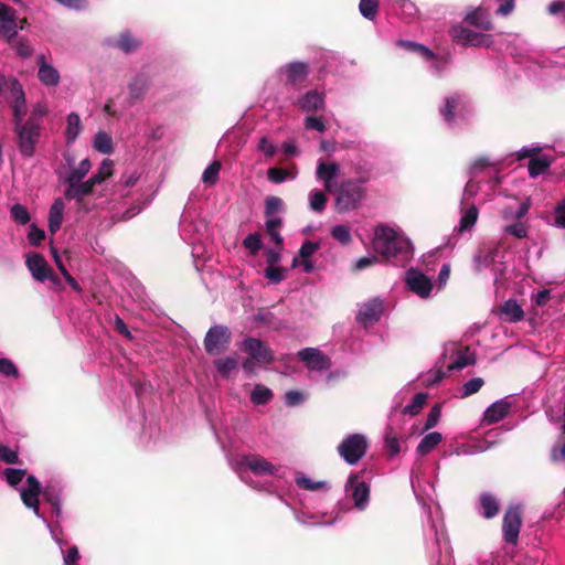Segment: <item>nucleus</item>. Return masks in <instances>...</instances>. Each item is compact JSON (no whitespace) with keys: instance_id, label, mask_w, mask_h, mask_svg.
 Listing matches in <instances>:
<instances>
[{"instance_id":"1","label":"nucleus","mask_w":565,"mask_h":565,"mask_svg":"<svg viewBox=\"0 0 565 565\" xmlns=\"http://www.w3.org/2000/svg\"><path fill=\"white\" fill-rule=\"evenodd\" d=\"M372 245L374 250L385 260H393L398 257L404 260L409 255L408 241L399 236L393 228L383 224L375 228Z\"/></svg>"},{"instance_id":"2","label":"nucleus","mask_w":565,"mask_h":565,"mask_svg":"<svg viewBox=\"0 0 565 565\" xmlns=\"http://www.w3.org/2000/svg\"><path fill=\"white\" fill-rule=\"evenodd\" d=\"M367 181L369 177L347 179L332 189L335 212L343 214L358 210L366 195V189L363 186V183Z\"/></svg>"},{"instance_id":"3","label":"nucleus","mask_w":565,"mask_h":565,"mask_svg":"<svg viewBox=\"0 0 565 565\" xmlns=\"http://www.w3.org/2000/svg\"><path fill=\"white\" fill-rule=\"evenodd\" d=\"M41 126L25 121L23 125L14 126L15 142L20 153L31 158L35 153L36 145L41 137Z\"/></svg>"},{"instance_id":"4","label":"nucleus","mask_w":565,"mask_h":565,"mask_svg":"<svg viewBox=\"0 0 565 565\" xmlns=\"http://www.w3.org/2000/svg\"><path fill=\"white\" fill-rule=\"evenodd\" d=\"M367 439L362 434H351L338 445V452L349 465L358 463L366 454Z\"/></svg>"},{"instance_id":"5","label":"nucleus","mask_w":565,"mask_h":565,"mask_svg":"<svg viewBox=\"0 0 565 565\" xmlns=\"http://www.w3.org/2000/svg\"><path fill=\"white\" fill-rule=\"evenodd\" d=\"M523 524L522 505L510 504L503 515L502 534L507 544L515 546Z\"/></svg>"},{"instance_id":"6","label":"nucleus","mask_w":565,"mask_h":565,"mask_svg":"<svg viewBox=\"0 0 565 565\" xmlns=\"http://www.w3.org/2000/svg\"><path fill=\"white\" fill-rule=\"evenodd\" d=\"M8 100L12 109L13 127L25 124L26 119H24V117L28 113L25 93L22 88V85L18 82L17 78L13 77L10 79Z\"/></svg>"},{"instance_id":"7","label":"nucleus","mask_w":565,"mask_h":565,"mask_svg":"<svg viewBox=\"0 0 565 565\" xmlns=\"http://www.w3.org/2000/svg\"><path fill=\"white\" fill-rule=\"evenodd\" d=\"M231 339L232 333L226 326L215 324L205 334L204 349L210 355L220 354L227 349Z\"/></svg>"},{"instance_id":"8","label":"nucleus","mask_w":565,"mask_h":565,"mask_svg":"<svg viewBox=\"0 0 565 565\" xmlns=\"http://www.w3.org/2000/svg\"><path fill=\"white\" fill-rule=\"evenodd\" d=\"M450 35L456 42L462 45L482 47H491L493 45L491 34L476 32L460 24L454 25L450 29Z\"/></svg>"},{"instance_id":"9","label":"nucleus","mask_w":565,"mask_h":565,"mask_svg":"<svg viewBox=\"0 0 565 565\" xmlns=\"http://www.w3.org/2000/svg\"><path fill=\"white\" fill-rule=\"evenodd\" d=\"M242 349L255 362H257L259 364H270L275 359L274 352L267 345V343L257 338H252V337L245 338L242 343Z\"/></svg>"},{"instance_id":"10","label":"nucleus","mask_w":565,"mask_h":565,"mask_svg":"<svg viewBox=\"0 0 565 565\" xmlns=\"http://www.w3.org/2000/svg\"><path fill=\"white\" fill-rule=\"evenodd\" d=\"M142 42L130 30H124L116 36H107L103 40V45L110 49H117L125 54H130L140 49Z\"/></svg>"},{"instance_id":"11","label":"nucleus","mask_w":565,"mask_h":565,"mask_svg":"<svg viewBox=\"0 0 565 565\" xmlns=\"http://www.w3.org/2000/svg\"><path fill=\"white\" fill-rule=\"evenodd\" d=\"M360 473H351L345 483V490L351 491V497L354 501L355 508L364 510L370 499V484L365 481H360Z\"/></svg>"},{"instance_id":"12","label":"nucleus","mask_w":565,"mask_h":565,"mask_svg":"<svg viewBox=\"0 0 565 565\" xmlns=\"http://www.w3.org/2000/svg\"><path fill=\"white\" fill-rule=\"evenodd\" d=\"M18 34L15 11L0 1V38L11 42Z\"/></svg>"},{"instance_id":"13","label":"nucleus","mask_w":565,"mask_h":565,"mask_svg":"<svg viewBox=\"0 0 565 565\" xmlns=\"http://www.w3.org/2000/svg\"><path fill=\"white\" fill-rule=\"evenodd\" d=\"M406 285L411 291L422 298H427L433 289L431 280L422 271L409 268L406 271Z\"/></svg>"},{"instance_id":"14","label":"nucleus","mask_w":565,"mask_h":565,"mask_svg":"<svg viewBox=\"0 0 565 565\" xmlns=\"http://www.w3.org/2000/svg\"><path fill=\"white\" fill-rule=\"evenodd\" d=\"M509 51L512 55L524 57L527 61L534 62L539 67L544 68L548 67L543 62H540L539 53L534 51L530 44L520 35H512V40L510 41Z\"/></svg>"},{"instance_id":"15","label":"nucleus","mask_w":565,"mask_h":565,"mask_svg":"<svg viewBox=\"0 0 565 565\" xmlns=\"http://www.w3.org/2000/svg\"><path fill=\"white\" fill-rule=\"evenodd\" d=\"M28 488L21 491V499L24 505L29 509H32L33 512L39 515L40 511V501L39 495L42 492V487L39 480L33 476H29L26 478Z\"/></svg>"},{"instance_id":"16","label":"nucleus","mask_w":565,"mask_h":565,"mask_svg":"<svg viewBox=\"0 0 565 565\" xmlns=\"http://www.w3.org/2000/svg\"><path fill=\"white\" fill-rule=\"evenodd\" d=\"M298 356L311 370L323 371L330 369L331 366L330 359L318 349H302L298 352Z\"/></svg>"},{"instance_id":"17","label":"nucleus","mask_w":565,"mask_h":565,"mask_svg":"<svg viewBox=\"0 0 565 565\" xmlns=\"http://www.w3.org/2000/svg\"><path fill=\"white\" fill-rule=\"evenodd\" d=\"M383 312V306L382 302L377 299L370 300L369 302L364 303L358 316L356 320L358 322L362 323L363 326L373 324L374 322L379 321Z\"/></svg>"},{"instance_id":"18","label":"nucleus","mask_w":565,"mask_h":565,"mask_svg":"<svg viewBox=\"0 0 565 565\" xmlns=\"http://www.w3.org/2000/svg\"><path fill=\"white\" fill-rule=\"evenodd\" d=\"M28 269L32 277L38 281H45V276L51 273V267L46 259L38 253H31L26 258Z\"/></svg>"},{"instance_id":"19","label":"nucleus","mask_w":565,"mask_h":565,"mask_svg":"<svg viewBox=\"0 0 565 565\" xmlns=\"http://www.w3.org/2000/svg\"><path fill=\"white\" fill-rule=\"evenodd\" d=\"M297 106L305 113H316L326 106L324 94L318 90H309L297 102Z\"/></svg>"},{"instance_id":"20","label":"nucleus","mask_w":565,"mask_h":565,"mask_svg":"<svg viewBox=\"0 0 565 565\" xmlns=\"http://www.w3.org/2000/svg\"><path fill=\"white\" fill-rule=\"evenodd\" d=\"M340 171V164L335 161L324 162L320 161L318 163L316 174L319 180H321L324 184V189L328 192H331L333 189V180L338 177Z\"/></svg>"},{"instance_id":"21","label":"nucleus","mask_w":565,"mask_h":565,"mask_svg":"<svg viewBox=\"0 0 565 565\" xmlns=\"http://www.w3.org/2000/svg\"><path fill=\"white\" fill-rule=\"evenodd\" d=\"M497 313L503 321L507 322H519L524 319V310L518 303L515 299H508L501 306L498 307Z\"/></svg>"},{"instance_id":"22","label":"nucleus","mask_w":565,"mask_h":565,"mask_svg":"<svg viewBox=\"0 0 565 565\" xmlns=\"http://www.w3.org/2000/svg\"><path fill=\"white\" fill-rule=\"evenodd\" d=\"M67 188L64 196L67 200H76L78 204L82 203L86 195H89L94 190V184L89 180L85 182H66Z\"/></svg>"},{"instance_id":"23","label":"nucleus","mask_w":565,"mask_h":565,"mask_svg":"<svg viewBox=\"0 0 565 565\" xmlns=\"http://www.w3.org/2000/svg\"><path fill=\"white\" fill-rule=\"evenodd\" d=\"M510 403L505 401H498L490 405L484 414L483 422L491 425L502 420L510 412Z\"/></svg>"},{"instance_id":"24","label":"nucleus","mask_w":565,"mask_h":565,"mask_svg":"<svg viewBox=\"0 0 565 565\" xmlns=\"http://www.w3.org/2000/svg\"><path fill=\"white\" fill-rule=\"evenodd\" d=\"M243 465L255 475H274L276 471L275 467L269 461L259 456L245 457Z\"/></svg>"},{"instance_id":"25","label":"nucleus","mask_w":565,"mask_h":565,"mask_svg":"<svg viewBox=\"0 0 565 565\" xmlns=\"http://www.w3.org/2000/svg\"><path fill=\"white\" fill-rule=\"evenodd\" d=\"M479 504L482 509V516L484 519H493L500 511V503L494 494L490 492H482L479 497Z\"/></svg>"},{"instance_id":"26","label":"nucleus","mask_w":565,"mask_h":565,"mask_svg":"<svg viewBox=\"0 0 565 565\" xmlns=\"http://www.w3.org/2000/svg\"><path fill=\"white\" fill-rule=\"evenodd\" d=\"M65 204L62 199H55L49 211V230L55 234L62 225Z\"/></svg>"},{"instance_id":"27","label":"nucleus","mask_w":565,"mask_h":565,"mask_svg":"<svg viewBox=\"0 0 565 565\" xmlns=\"http://www.w3.org/2000/svg\"><path fill=\"white\" fill-rule=\"evenodd\" d=\"M395 46L402 50H405L407 52L414 53L427 61L431 60L434 57L433 52L425 45L409 41V40H396L394 42Z\"/></svg>"},{"instance_id":"28","label":"nucleus","mask_w":565,"mask_h":565,"mask_svg":"<svg viewBox=\"0 0 565 565\" xmlns=\"http://www.w3.org/2000/svg\"><path fill=\"white\" fill-rule=\"evenodd\" d=\"M465 107L466 105L462 97L460 95H454L446 98L445 106L440 109V113L447 122H452L455 119L456 110H462Z\"/></svg>"},{"instance_id":"29","label":"nucleus","mask_w":565,"mask_h":565,"mask_svg":"<svg viewBox=\"0 0 565 565\" xmlns=\"http://www.w3.org/2000/svg\"><path fill=\"white\" fill-rule=\"evenodd\" d=\"M465 21L484 31L492 30L493 28L488 14L480 8L468 12L465 17Z\"/></svg>"},{"instance_id":"30","label":"nucleus","mask_w":565,"mask_h":565,"mask_svg":"<svg viewBox=\"0 0 565 565\" xmlns=\"http://www.w3.org/2000/svg\"><path fill=\"white\" fill-rule=\"evenodd\" d=\"M65 138L67 143H73L83 130V125L78 114L71 113L66 118Z\"/></svg>"},{"instance_id":"31","label":"nucleus","mask_w":565,"mask_h":565,"mask_svg":"<svg viewBox=\"0 0 565 565\" xmlns=\"http://www.w3.org/2000/svg\"><path fill=\"white\" fill-rule=\"evenodd\" d=\"M443 440V435L438 431H433L424 436L418 444L416 451L420 456L428 455L437 445Z\"/></svg>"},{"instance_id":"32","label":"nucleus","mask_w":565,"mask_h":565,"mask_svg":"<svg viewBox=\"0 0 565 565\" xmlns=\"http://www.w3.org/2000/svg\"><path fill=\"white\" fill-rule=\"evenodd\" d=\"M476 362V353L470 352L469 347H466L460 351L458 358L448 366V371L462 370L468 365H475Z\"/></svg>"},{"instance_id":"33","label":"nucleus","mask_w":565,"mask_h":565,"mask_svg":"<svg viewBox=\"0 0 565 565\" xmlns=\"http://www.w3.org/2000/svg\"><path fill=\"white\" fill-rule=\"evenodd\" d=\"M94 148L103 154L113 153L114 145L110 135L105 131H98L94 137Z\"/></svg>"},{"instance_id":"34","label":"nucleus","mask_w":565,"mask_h":565,"mask_svg":"<svg viewBox=\"0 0 565 565\" xmlns=\"http://www.w3.org/2000/svg\"><path fill=\"white\" fill-rule=\"evenodd\" d=\"M90 161L88 158L83 159L78 166L71 170L66 175L65 182H81L90 170Z\"/></svg>"},{"instance_id":"35","label":"nucleus","mask_w":565,"mask_h":565,"mask_svg":"<svg viewBox=\"0 0 565 565\" xmlns=\"http://www.w3.org/2000/svg\"><path fill=\"white\" fill-rule=\"evenodd\" d=\"M296 484L300 489H305V490H309V491H317V490H321V489L329 490L330 489L328 482L315 481L311 478H309L305 475H300V473L296 477Z\"/></svg>"},{"instance_id":"36","label":"nucleus","mask_w":565,"mask_h":565,"mask_svg":"<svg viewBox=\"0 0 565 565\" xmlns=\"http://www.w3.org/2000/svg\"><path fill=\"white\" fill-rule=\"evenodd\" d=\"M550 166L551 162L547 158L534 157L529 161V173L532 178H536L537 175L545 173Z\"/></svg>"},{"instance_id":"37","label":"nucleus","mask_w":565,"mask_h":565,"mask_svg":"<svg viewBox=\"0 0 565 565\" xmlns=\"http://www.w3.org/2000/svg\"><path fill=\"white\" fill-rule=\"evenodd\" d=\"M384 447L390 457L397 455L401 450L399 439L392 426L386 427Z\"/></svg>"},{"instance_id":"38","label":"nucleus","mask_w":565,"mask_h":565,"mask_svg":"<svg viewBox=\"0 0 565 565\" xmlns=\"http://www.w3.org/2000/svg\"><path fill=\"white\" fill-rule=\"evenodd\" d=\"M309 203L310 209L317 213H321L324 211L326 205L328 203L327 194L321 190H312L309 193Z\"/></svg>"},{"instance_id":"39","label":"nucleus","mask_w":565,"mask_h":565,"mask_svg":"<svg viewBox=\"0 0 565 565\" xmlns=\"http://www.w3.org/2000/svg\"><path fill=\"white\" fill-rule=\"evenodd\" d=\"M271 398H273V392L268 387L260 385V384H257L250 394V401L255 405H265Z\"/></svg>"},{"instance_id":"40","label":"nucleus","mask_w":565,"mask_h":565,"mask_svg":"<svg viewBox=\"0 0 565 565\" xmlns=\"http://www.w3.org/2000/svg\"><path fill=\"white\" fill-rule=\"evenodd\" d=\"M478 215H479V211L476 205H471L470 207H468L463 212V214L460 218L459 231L463 232V231L472 228L475 226V224L477 223Z\"/></svg>"},{"instance_id":"41","label":"nucleus","mask_w":565,"mask_h":565,"mask_svg":"<svg viewBox=\"0 0 565 565\" xmlns=\"http://www.w3.org/2000/svg\"><path fill=\"white\" fill-rule=\"evenodd\" d=\"M282 225L280 217H273L266 221V231L270 238L278 245L282 246L284 237L278 232V228Z\"/></svg>"},{"instance_id":"42","label":"nucleus","mask_w":565,"mask_h":565,"mask_svg":"<svg viewBox=\"0 0 565 565\" xmlns=\"http://www.w3.org/2000/svg\"><path fill=\"white\" fill-rule=\"evenodd\" d=\"M214 366L222 377L227 379L232 371L236 370L237 361L234 358L227 356L224 359H217L214 362Z\"/></svg>"},{"instance_id":"43","label":"nucleus","mask_w":565,"mask_h":565,"mask_svg":"<svg viewBox=\"0 0 565 565\" xmlns=\"http://www.w3.org/2000/svg\"><path fill=\"white\" fill-rule=\"evenodd\" d=\"M113 173V161L109 159H105L99 169L98 172L93 174L88 180L94 185L100 184L104 182L108 177H110Z\"/></svg>"},{"instance_id":"44","label":"nucleus","mask_w":565,"mask_h":565,"mask_svg":"<svg viewBox=\"0 0 565 565\" xmlns=\"http://www.w3.org/2000/svg\"><path fill=\"white\" fill-rule=\"evenodd\" d=\"M428 394L427 393H417L413 399L412 403L405 406L403 413L406 415L415 416L417 415L420 409L424 407V405L427 402Z\"/></svg>"},{"instance_id":"45","label":"nucleus","mask_w":565,"mask_h":565,"mask_svg":"<svg viewBox=\"0 0 565 565\" xmlns=\"http://www.w3.org/2000/svg\"><path fill=\"white\" fill-rule=\"evenodd\" d=\"M222 164L220 161H213L207 168L203 171L202 181L205 184L214 185L218 181V174Z\"/></svg>"},{"instance_id":"46","label":"nucleus","mask_w":565,"mask_h":565,"mask_svg":"<svg viewBox=\"0 0 565 565\" xmlns=\"http://www.w3.org/2000/svg\"><path fill=\"white\" fill-rule=\"evenodd\" d=\"M379 10V0H360L359 11L367 20H374Z\"/></svg>"},{"instance_id":"47","label":"nucleus","mask_w":565,"mask_h":565,"mask_svg":"<svg viewBox=\"0 0 565 565\" xmlns=\"http://www.w3.org/2000/svg\"><path fill=\"white\" fill-rule=\"evenodd\" d=\"M10 213H11L12 220L15 223L21 224V225L28 224L31 220L28 209L24 205L19 204V203H15L11 206Z\"/></svg>"},{"instance_id":"48","label":"nucleus","mask_w":565,"mask_h":565,"mask_svg":"<svg viewBox=\"0 0 565 565\" xmlns=\"http://www.w3.org/2000/svg\"><path fill=\"white\" fill-rule=\"evenodd\" d=\"M47 114H49L47 105L43 102H39L33 105L30 116L25 121L41 126L42 118L44 116H46Z\"/></svg>"},{"instance_id":"49","label":"nucleus","mask_w":565,"mask_h":565,"mask_svg":"<svg viewBox=\"0 0 565 565\" xmlns=\"http://www.w3.org/2000/svg\"><path fill=\"white\" fill-rule=\"evenodd\" d=\"M296 177V173H291L286 169L273 167L267 170V178L273 183H281L288 178L294 179Z\"/></svg>"},{"instance_id":"50","label":"nucleus","mask_w":565,"mask_h":565,"mask_svg":"<svg viewBox=\"0 0 565 565\" xmlns=\"http://www.w3.org/2000/svg\"><path fill=\"white\" fill-rule=\"evenodd\" d=\"M243 245L249 250L250 255L256 256L263 247L260 235L258 233L247 235L243 241Z\"/></svg>"},{"instance_id":"51","label":"nucleus","mask_w":565,"mask_h":565,"mask_svg":"<svg viewBox=\"0 0 565 565\" xmlns=\"http://www.w3.org/2000/svg\"><path fill=\"white\" fill-rule=\"evenodd\" d=\"M147 87V81L143 76H136L129 83V90L132 98H140Z\"/></svg>"},{"instance_id":"52","label":"nucleus","mask_w":565,"mask_h":565,"mask_svg":"<svg viewBox=\"0 0 565 565\" xmlns=\"http://www.w3.org/2000/svg\"><path fill=\"white\" fill-rule=\"evenodd\" d=\"M484 381L481 377H473L462 386L461 398H466L476 394L483 386Z\"/></svg>"},{"instance_id":"53","label":"nucleus","mask_w":565,"mask_h":565,"mask_svg":"<svg viewBox=\"0 0 565 565\" xmlns=\"http://www.w3.org/2000/svg\"><path fill=\"white\" fill-rule=\"evenodd\" d=\"M332 237L339 243L347 245L351 242L350 228L347 225H335L331 230Z\"/></svg>"},{"instance_id":"54","label":"nucleus","mask_w":565,"mask_h":565,"mask_svg":"<svg viewBox=\"0 0 565 565\" xmlns=\"http://www.w3.org/2000/svg\"><path fill=\"white\" fill-rule=\"evenodd\" d=\"M3 475L6 477V480L8 484L11 487H17L26 475V470L24 469H15V468H7L3 471Z\"/></svg>"},{"instance_id":"55","label":"nucleus","mask_w":565,"mask_h":565,"mask_svg":"<svg viewBox=\"0 0 565 565\" xmlns=\"http://www.w3.org/2000/svg\"><path fill=\"white\" fill-rule=\"evenodd\" d=\"M391 3L407 18H413L417 13V8L411 0H391Z\"/></svg>"},{"instance_id":"56","label":"nucleus","mask_w":565,"mask_h":565,"mask_svg":"<svg viewBox=\"0 0 565 565\" xmlns=\"http://www.w3.org/2000/svg\"><path fill=\"white\" fill-rule=\"evenodd\" d=\"M282 207V200L278 196H267L265 200V215L267 217L275 214Z\"/></svg>"},{"instance_id":"57","label":"nucleus","mask_w":565,"mask_h":565,"mask_svg":"<svg viewBox=\"0 0 565 565\" xmlns=\"http://www.w3.org/2000/svg\"><path fill=\"white\" fill-rule=\"evenodd\" d=\"M440 416H441V406L439 404H436L431 407V409L427 416L424 429L429 430V429L434 428L438 424Z\"/></svg>"},{"instance_id":"58","label":"nucleus","mask_w":565,"mask_h":565,"mask_svg":"<svg viewBox=\"0 0 565 565\" xmlns=\"http://www.w3.org/2000/svg\"><path fill=\"white\" fill-rule=\"evenodd\" d=\"M41 493L43 494L44 500L47 501L53 507L56 513H58L60 498L55 490L52 487H45Z\"/></svg>"},{"instance_id":"59","label":"nucleus","mask_w":565,"mask_h":565,"mask_svg":"<svg viewBox=\"0 0 565 565\" xmlns=\"http://www.w3.org/2000/svg\"><path fill=\"white\" fill-rule=\"evenodd\" d=\"M319 248L320 244L318 242L306 241L299 249V257L309 259Z\"/></svg>"},{"instance_id":"60","label":"nucleus","mask_w":565,"mask_h":565,"mask_svg":"<svg viewBox=\"0 0 565 565\" xmlns=\"http://www.w3.org/2000/svg\"><path fill=\"white\" fill-rule=\"evenodd\" d=\"M0 460H2L6 463H9V465H14V463L20 462L18 452L10 449L9 447H7L4 445H0Z\"/></svg>"},{"instance_id":"61","label":"nucleus","mask_w":565,"mask_h":565,"mask_svg":"<svg viewBox=\"0 0 565 565\" xmlns=\"http://www.w3.org/2000/svg\"><path fill=\"white\" fill-rule=\"evenodd\" d=\"M45 238V232L39 228L35 224L30 226L28 239L31 245L39 246Z\"/></svg>"},{"instance_id":"62","label":"nucleus","mask_w":565,"mask_h":565,"mask_svg":"<svg viewBox=\"0 0 565 565\" xmlns=\"http://www.w3.org/2000/svg\"><path fill=\"white\" fill-rule=\"evenodd\" d=\"M0 373L6 376H19V370L14 363L6 358L0 359Z\"/></svg>"},{"instance_id":"63","label":"nucleus","mask_w":565,"mask_h":565,"mask_svg":"<svg viewBox=\"0 0 565 565\" xmlns=\"http://www.w3.org/2000/svg\"><path fill=\"white\" fill-rule=\"evenodd\" d=\"M305 128L324 132L327 127L320 117L308 116L305 118Z\"/></svg>"},{"instance_id":"64","label":"nucleus","mask_w":565,"mask_h":565,"mask_svg":"<svg viewBox=\"0 0 565 565\" xmlns=\"http://www.w3.org/2000/svg\"><path fill=\"white\" fill-rule=\"evenodd\" d=\"M547 12L552 15L561 14L565 23V0H554L547 7Z\"/></svg>"}]
</instances>
